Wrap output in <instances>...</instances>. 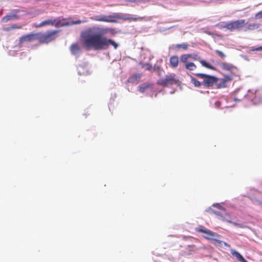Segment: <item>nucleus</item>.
<instances>
[{
    "mask_svg": "<svg viewBox=\"0 0 262 262\" xmlns=\"http://www.w3.org/2000/svg\"><path fill=\"white\" fill-rule=\"evenodd\" d=\"M21 28H22V25H21L14 24V25H12L11 27L6 28L5 30L6 31H10L11 30H12V29H21Z\"/></svg>",
    "mask_w": 262,
    "mask_h": 262,
    "instance_id": "nucleus-22",
    "label": "nucleus"
},
{
    "mask_svg": "<svg viewBox=\"0 0 262 262\" xmlns=\"http://www.w3.org/2000/svg\"><path fill=\"white\" fill-rule=\"evenodd\" d=\"M35 40L38 41V34L37 33H31L26 35H23L19 39V43H23L25 42H32Z\"/></svg>",
    "mask_w": 262,
    "mask_h": 262,
    "instance_id": "nucleus-7",
    "label": "nucleus"
},
{
    "mask_svg": "<svg viewBox=\"0 0 262 262\" xmlns=\"http://www.w3.org/2000/svg\"><path fill=\"white\" fill-rule=\"evenodd\" d=\"M180 82L176 74H170L166 75L164 78L159 79L157 81V84L159 85L167 87L173 84H178Z\"/></svg>",
    "mask_w": 262,
    "mask_h": 262,
    "instance_id": "nucleus-4",
    "label": "nucleus"
},
{
    "mask_svg": "<svg viewBox=\"0 0 262 262\" xmlns=\"http://www.w3.org/2000/svg\"><path fill=\"white\" fill-rule=\"evenodd\" d=\"M108 31L107 28L94 27L90 29L89 34L84 40L83 45L87 50L95 51L105 50L108 48L110 45L117 49L118 45L111 39H108L104 36Z\"/></svg>",
    "mask_w": 262,
    "mask_h": 262,
    "instance_id": "nucleus-1",
    "label": "nucleus"
},
{
    "mask_svg": "<svg viewBox=\"0 0 262 262\" xmlns=\"http://www.w3.org/2000/svg\"><path fill=\"white\" fill-rule=\"evenodd\" d=\"M213 241H214V243L215 244H217L219 245H221V244L222 243H223L224 245L225 246H227V247H230V245L228 244H227V243H226V242H222V241H221L220 240L216 239H214V238H213Z\"/></svg>",
    "mask_w": 262,
    "mask_h": 262,
    "instance_id": "nucleus-26",
    "label": "nucleus"
},
{
    "mask_svg": "<svg viewBox=\"0 0 262 262\" xmlns=\"http://www.w3.org/2000/svg\"><path fill=\"white\" fill-rule=\"evenodd\" d=\"M114 17V15H110V16H104L101 17V18L98 19V21H105V22H110V23H116V20L114 19H111V18Z\"/></svg>",
    "mask_w": 262,
    "mask_h": 262,
    "instance_id": "nucleus-15",
    "label": "nucleus"
},
{
    "mask_svg": "<svg viewBox=\"0 0 262 262\" xmlns=\"http://www.w3.org/2000/svg\"><path fill=\"white\" fill-rule=\"evenodd\" d=\"M114 18H116L118 19H122L123 20H129V21H138V20H142L143 17H134L129 16L127 14H116L114 15Z\"/></svg>",
    "mask_w": 262,
    "mask_h": 262,
    "instance_id": "nucleus-9",
    "label": "nucleus"
},
{
    "mask_svg": "<svg viewBox=\"0 0 262 262\" xmlns=\"http://www.w3.org/2000/svg\"><path fill=\"white\" fill-rule=\"evenodd\" d=\"M70 50L72 54L75 56H79L80 52V47L78 43H73L70 46Z\"/></svg>",
    "mask_w": 262,
    "mask_h": 262,
    "instance_id": "nucleus-11",
    "label": "nucleus"
},
{
    "mask_svg": "<svg viewBox=\"0 0 262 262\" xmlns=\"http://www.w3.org/2000/svg\"><path fill=\"white\" fill-rule=\"evenodd\" d=\"M189 57H190V56L188 54L182 55L180 58L181 61L185 63H188L187 61Z\"/></svg>",
    "mask_w": 262,
    "mask_h": 262,
    "instance_id": "nucleus-19",
    "label": "nucleus"
},
{
    "mask_svg": "<svg viewBox=\"0 0 262 262\" xmlns=\"http://www.w3.org/2000/svg\"><path fill=\"white\" fill-rule=\"evenodd\" d=\"M228 25V22H221L216 25V26L219 28L222 29L226 28L227 29V26Z\"/></svg>",
    "mask_w": 262,
    "mask_h": 262,
    "instance_id": "nucleus-24",
    "label": "nucleus"
},
{
    "mask_svg": "<svg viewBox=\"0 0 262 262\" xmlns=\"http://www.w3.org/2000/svg\"><path fill=\"white\" fill-rule=\"evenodd\" d=\"M220 66L221 68L224 70L230 71L231 72H233L236 69V67L233 64L226 62L221 63Z\"/></svg>",
    "mask_w": 262,
    "mask_h": 262,
    "instance_id": "nucleus-10",
    "label": "nucleus"
},
{
    "mask_svg": "<svg viewBox=\"0 0 262 262\" xmlns=\"http://www.w3.org/2000/svg\"><path fill=\"white\" fill-rule=\"evenodd\" d=\"M214 206H216L218 208L221 209L224 212H225V209L223 208L220 204H216V205H214Z\"/></svg>",
    "mask_w": 262,
    "mask_h": 262,
    "instance_id": "nucleus-34",
    "label": "nucleus"
},
{
    "mask_svg": "<svg viewBox=\"0 0 262 262\" xmlns=\"http://www.w3.org/2000/svg\"><path fill=\"white\" fill-rule=\"evenodd\" d=\"M200 62L203 66H204L207 68H208L209 69H211V70L214 69V68L211 65H210V64L207 63L206 61H205L204 60H200Z\"/></svg>",
    "mask_w": 262,
    "mask_h": 262,
    "instance_id": "nucleus-21",
    "label": "nucleus"
},
{
    "mask_svg": "<svg viewBox=\"0 0 262 262\" xmlns=\"http://www.w3.org/2000/svg\"><path fill=\"white\" fill-rule=\"evenodd\" d=\"M141 67L146 70H150L152 69V66L148 63H143Z\"/></svg>",
    "mask_w": 262,
    "mask_h": 262,
    "instance_id": "nucleus-27",
    "label": "nucleus"
},
{
    "mask_svg": "<svg viewBox=\"0 0 262 262\" xmlns=\"http://www.w3.org/2000/svg\"><path fill=\"white\" fill-rule=\"evenodd\" d=\"M226 82H225L223 79L216 84V88L217 89H221L223 88H225L226 86Z\"/></svg>",
    "mask_w": 262,
    "mask_h": 262,
    "instance_id": "nucleus-25",
    "label": "nucleus"
},
{
    "mask_svg": "<svg viewBox=\"0 0 262 262\" xmlns=\"http://www.w3.org/2000/svg\"><path fill=\"white\" fill-rule=\"evenodd\" d=\"M170 67L172 68H176L179 64V57L177 55H173L170 57L169 59Z\"/></svg>",
    "mask_w": 262,
    "mask_h": 262,
    "instance_id": "nucleus-12",
    "label": "nucleus"
},
{
    "mask_svg": "<svg viewBox=\"0 0 262 262\" xmlns=\"http://www.w3.org/2000/svg\"><path fill=\"white\" fill-rule=\"evenodd\" d=\"M81 23L80 20H77L76 21H72L70 19L67 21L66 23H64V24L62 25H60V21L58 19H47L44 21H42L41 23H40L39 24L36 26V27H41L45 26H53L55 25V27H58L59 26H72L76 24H79Z\"/></svg>",
    "mask_w": 262,
    "mask_h": 262,
    "instance_id": "nucleus-3",
    "label": "nucleus"
},
{
    "mask_svg": "<svg viewBox=\"0 0 262 262\" xmlns=\"http://www.w3.org/2000/svg\"><path fill=\"white\" fill-rule=\"evenodd\" d=\"M191 82L195 87L199 88L201 85V82L192 76L191 77Z\"/></svg>",
    "mask_w": 262,
    "mask_h": 262,
    "instance_id": "nucleus-18",
    "label": "nucleus"
},
{
    "mask_svg": "<svg viewBox=\"0 0 262 262\" xmlns=\"http://www.w3.org/2000/svg\"><path fill=\"white\" fill-rule=\"evenodd\" d=\"M251 51H262V46L259 47L258 48H253L251 50Z\"/></svg>",
    "mask_w": 262,
    "mask_h": 262,
    "instance_id": "nucleus-33",
    "label": "nucleus"
},
{
    "mask_svg": "<svg viewBox=\"0 0 262 262\" xmlns=\"http://www.w3.org/2000/svg\"><path fill=\"white\" fill-rule=\"evenodd\" d=\"M215 52L222 58H224L226 57V55L220 50H216Z\"/></svg>",
    "mask_w": 262,
    "mask_h": 262,
    "instance_id": "nucleus-31",
    "label": "nucleus"
},
{
    "mask_svg": "<svg viewBox=\"0 0 262 262\" xmlns=\"http://www.w3.org/2000/svg\"><path fill=\"white\" fill-rule=\"evenodd\" d=\"M185 68L189 71H193L196 68V65L192 62H189L185 64Z\"/></svg>",
    "mask_w": 262,
    "mask_h": 262,
    "instance_id": "nucleus-16",
    "label": "nucleus"
},
{
    "mask_svg": "<svg viewBox=\"0 0 262 262\" xmlns=\"http://www.w3.org/2000/svg\"><path fill=\"white\" fill-rule=\"evenodd\" d=\"M225 82H228L232 80V77L230 75H225L224 78L222 79Z\"/></svg>",
    "mask_w": 262,
    "mask_h": 262,
    "instance_id": "nucleus-29",
    "label": "nucleus"
},
{
    "mask_svg": "<svg viewBox=\"0 0 262 262\" xmlns=\"http://www.w3.org/2000/svg\"><path fill=\"white\" fill-rule=\"evenodd\" d=\"M213 213L215 214L216 215L220 216L221 219H222V216L221 215V213H220L219 212L214 211Z\"/></svg>",
    "mask_w": 262,
    "mask_h": 262,
    "instance_id": "nucleus-35",
    "label": "nucleus"
},
{
    "mask_svg": "<svg viewBox=\"0 0 262 262\" xmlns=\"http://www.w3.org/2000/svg\"><path fill=\"white\" fill-rule=\"evenodd\" d=\"M58 32V30L47 31L45 33L38 32V42L40 44H47L54 40Z\"/></svg>",
    "mask_w": 262,
    "mask_h": 262,
    "instance_id": "nucleus-2",
    "label": "nucleus"
},
{
    "mask_svg": "<svg viewBox=\"0 0 262 262\" xmlns=\"http://www.w3.org/2000/svg\"><path fill=\"white\" fill-rule=\"evenodd\" d=\"M141 77L140 74H136L133 76L131 78V81L133 82L135 80H137Z\"/></svg>",
    "mask_w": 262,
    "mask_h": 262,
    "instance_id": "nucleus-30",
    "label": "nucleus"
},
{
    "mask_svg": "<svg viewBox=\"0 0 262 262\" xmlns=\"http://www.w3.org/2000/svg\"><path fill=\"white\" fill-rule=\"evenodd\" d=\"M190 56L189 58H192L194 60H199L200 57L198 53L188 54Z\"/></svg>",
    "mask_w": 262,
    "mask_h": 262,
    "instance_id": "nucleus-28",
    "label": "nucleus"
},
{
    "mask_svg": "<svg viewBox=\"0 0 262 262\" xmlns=\"http://www.w3.org/2000/svg\"><path fill=\"white\" fill-rule=\"evenodd\" d=\"M260 25L257 23L249 24L245 27V31L254 30L259 28Z\"/></svg>",
    "mask_w": 262,
    "mask_h": 262,
    "instance_id": "nucleus-14",
    "label": "nucleus"
},
{
    "mask_svg": "<svg viewBox=\"0 0 262 262\" xmlns=\"http://www.w3.org/2000/svg\"><path fill=\"white\" fill-rule=\"evenodd\" d=\"M195 230L198 232L204 233L205 235H203V237L207 239L213 240V238L214 237H217L219 236L217 233L215 232H213L208 229H203L201 227L196 228Z\"/></svg>",
    "mask_w": 262,
    "mask_h": 262,
    "instance_id": "nucleus-8",
    "label": "nucleus"
},
{
    "mask_svg": "<svg viewBox=\"0 0 262 262\" xmlns=\"http://www.w3.org/2000/svg\"><path fill=\"white\" fill-rule=\"evenodd\" d=\"M149 88H150V86L149 85L143 84V85L139 86L138 88H139V91L141 93H144Z\"/></svg>",
    "mask_w": 262,
    "mask_h": 262,
    "instance_id": "nucleus-23",
    "label": "nucleus"
},
{
    "mask_svg": "<svg viewBox=\"0 0 262 262\" xmlns=\"http://www.w3.org/2000/svg\"><path fill=\"white\" fill-rule=\"evenodd\" d=\"M19 17L16 14L8 15L3 17L2 19V21L6 23L11 20L17 19Z\"/></svg>",
    "mask_w": 262,
    "mask_h": 262,
    "instance_id": "nucleus-13",
    "label": "nucleus"
},
{
    "mask_svg": "<svg viewBox=\"0 0 262 262\" xmlns=\"http://www.w3.org/2000/svg\"><path fill=\"white\" fill-rule=\"evenodd\" d=\"M175 47L177 49L182 48L184 50H186L188 48V45L186 43H183L182 44H177Z\"/></svg>",
    "mask_w": 262,
    "mask_h": 262,
    "instance_id": "nucleus-20",
    "label": "nucleus"
},
{
    "mask_svg": "<svg viewBox=\"0 0 262 262\" xmlns=\"http://www.w3.org/2000/svg\"><path fill=\"white\" fill-rule=\"evenodd\" d=\"M246 25L245 19H238L228 22L227 29L232 31L235 30H241L244 28Z\"/></svg>",
    "mask_w": 262,
    "mask_h": 262,
    "instance_id": "nucleus-6",
    "label": "nucleus"
},
{
    "mask_svg": "<svg viewBox=\"0 0 262 262\" xmlns=\"http://www.w3.org/2000/svg\"><path fill=\"white\" fill-rule=\"evenodd\" d=\"M195 75L201 78L204 79L202 84L207 88L212 86L217 83L218 80L217 78L216 77L205 74L197 73Z\"/></svg>",
    "mask_w": 262,
    "mask_h": 262,
    "instance_id": "nucleus-5",
    "label": "nucleus"
},
{
    "mask_svg": "<svg viewBox=\"0 0 262 262\" xmlns=\"http://www.w3.org/2000/svg\"><path fill=\"white\" fill-rule=\"evenodd\" d=\"M187 249L188 251H189V252H188L187 253L189 255L191 254V252H195L198 250V249L195 247V246L193 245L187 246Z\"/></svg>",
    "mask_w": 262,
    "mask_h": 262,
    "instance_id": "nucleus-17",
    "label": "nucleus"
},
{
    "mask_svg": "<svg viewBox=\"0 0 262 262\" xmlns=\"http://www.w3.org/2000/svg\"><path fill=\"white\" fill-rule=\"evenodd\" d=\"M255 17L256 18H262V11L256 13Z\"/></svg>",
    "mask_w": 262,
    "mask_h": 262,
    "instance_id": "nucleus-32",
    "label": "nucleus"
}]
</instances>
